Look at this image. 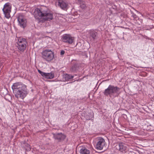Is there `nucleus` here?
Here are the masks:
<instances>
[{"label":"nucleus","mask_w":154,"mask_h":154,"mask_svg":"<svg viewBox=\"0 0 154 154\" xmlns=\"http://www.w3.org/2000/svg\"><path fill=\"white\" fill-rule=\"evenodd\" d=\"M11 88L15 97L18 99H23L28 94L26 86L20 82L14 83Z\"/></svg>","instance_id":"f257e3e1"},{"label":"nucleus","mask_w":154,"mask_h":154,"mask_svg":"<svg viewBox=\"0 0 154 154\" xmlns=\"http://www.w3.org/2000/svg\"><path fill=\"white\" fill-rule=\"evenodd\" d=\"M33 14L35 19H40L42 17L45 20L50 21L53 18L52 13L45 10L43 8H37L35 9Z\"/></svg>","instance_id":"f03ea898"},{"label":"nucleus","mask_w":154,"mask_h":154,"mask_svg":"<svg viewBox=\"0 0 154 154\" xmlns=\"http://www.w3.org/2000/svg\"><path fill=\"white\" fill-rule=\"evenodd\" d=\"M120 88L117 86L109 85L108 88L105 90L103 93L106 96L115 97H118L120 94Z\"/></svg>","instance_id":"7ed1b4c3"},{"label":"nucleus","mask_w":154,"mask_h":154,"mask_svg":"<svg viewBox=\"0 0 154 154\" xmlns=\"http://www.w3.org/2000/svg\"><path fill=\"white\" fill-rule=\"evenodd\" d=\"M42 57L45 60L50 62L52 61L54 58V53L50 50L47 49L42 53Z\"/></svg>","instance_id":"20e7f679"},{"label":"nucleus","mask_w":154,"mask_h":154,"mask_svg":"<svg viewBox=\"0 0 154 154\" xmlns=\"http://www.w3.org/2000/svg\"><path fill=\"white\" fill-rule=\"evenodd\" d=\"M27 44V42L25 38H20L18 39L16 46L19 51L23 52L26 49Z\"/></svg>","instance_id":"39448f33"},{"label":"nucleus","mask_w":154,"mask_h":154,"mask_svg":"<svg viewBox=\"0 0 154 154\" xmlns=\"http://www.w3.org/2000/svg\"><path fill=\"white\" fill-rule=\"evenodd\" d=\"M11 6L9 3H5L3 8L2 10L5 15V17L8 19L11 17L10 13L11 11Z\"/></svg>","instance_id":"423d86ee"},{"label":"nucleus","mask_w":154,"mask_h":154,"mask_svg":"<svg viewBox=\"0 0 154 154\" xmlns=\"http://www.w3.org/2000/svg\"><path fill=\"white\" fill-rule=\"evenodd\" d=\"M58 6L62 9L66 10L68 8L69 4L66 0H57Z\"/></svg>","instance_id":"0eeeda50"},{"label":"nucleus","mask_w":154,"mask_h":154,"mask_svg":"<svg viewBox=\"0 0 154 154\" xmlns=\"http://www.w3.org/2000/svg\"><path fill=\"white\" fill-rule=\"evenodd\" d=\"M62 38L63 42L69 44H71L74 40L72 37L70 35L66 34L63 35Z\"/></svg>","instance_id":"6e6552de"},{"label":"nucleus","mask_w":154,"mask_h":154,"mask_svg":"<svg viewBox=\"0 0 154 154\" xmlns=\"http://www.w3.org/2000/svg\"><path fill=\"white\" fill-rule=\"evenodd\" d=\"M104 140L101 137H99L96 145V148L97 149L101 150L105 145Z\"/></svg>","instance_id":"1a4fd4ad"},{"label":"nucleus","mask_w":154,"mask_h":154,"mask_svg":"<svg viewBox=\"0 0 154 154\" xmlns=\"http://www.w3.org/2000/svg\"><path fill=\"white\" fill-rule=\"evenodd\" d=\"M17 19L18 25L21 27L24 28L26 26V19L22 15L19 16Z\"/></svg>","instance_id":"9d476101"},{"label":"nucleus","mask_w":154,"mask_h":154,"mask_svg":"<svg viewBox=\"0 0 154 154\" xmlns=\"http://www.w3.org/2000/svg\"><path fill=\"white\" fill-rule=\"evenodd\" d=\"M53 137L56 139L60 141L61 140H64L66 137V136L62 133H59L57 134H53Z\"/></svg>","instance_id":"9b49d317"},{"label":"nucleus","mask_w":154,"mask_h":154,"mask_svg":"<svg viewBox=\"0 0 154 154\" xmlns=\"http://www.w3.org/2000/svg\"><path fill=\"white\" fill-rule=\"evenodd\" d=\"M119 150L123 153H125L127 150V147L122 143H120L118 145Z\"/></svg>","instance_id":"f8f14e48"},{"label":"nucleus","mask_w":154,"mask_h":154,"mask_svg":"<svg viewBox=\"0 0 154 154\" xmlns=\"http://www.w3.org/2000/svg\"><path fill=\"white\" fill-rule=\"evenodd\" d=\"M80 154H91L90 151L85 147H82L80 149Z\"/></svg>","instance_id":"ddd939ff"},{"label":"nucleus","mask_w":154,"mask_h":154,"mask_svg":"<svg viewBox=\"0 0 154 154\" xmlns=\"http://www.w3.org/2000/svg\"><path fill=\"white\" fill-rule=\"evenodd\" d=\"M87 120H93L94 117V113L93 112L88 113L85 116Z\"/></svg>","instance_id":"4468645a"},{"label":"nucleus","mask_w":154,"mask_h":154,"mask_svg":"<svg viewBox=\"0 0 154 154\" xmlns=\"http://www.w3.org/2000/svg\"><path fill=\"white\" fill-rule=\"evenodd\" d=\"M74 76L70 74H66L63 75V79L65 81H68L69 80L72 79Z\"/></svg>","instance_id":"2eb2a0df"},{"label":"nucleus","mask_w":154,"mask_h":154,"mask_svg":"<svg viewBox=\"0 0 154 154\" xmlns=\"http://www.w3.org/2000/svg\"><path fill=\"white\" fill-rule=\"evenodd\" d=\"M47 76H46V78L48 79H52L53 78L54 76V74L53 72L50 73H47Z\"/></svg>","instance_id":"dca6fc26"},{"label":"nucleus","mask_w":154,"mask_h":154,"mask_svg":"<svg viewBox=\"0 0 154 154\" xmlns=\"http://www.w3.org/2000/svg\"><path fill=\"white\" fill-rule=\"evenodd\" d=\"M90 35L92 37L93 39H95L97 35V33L95 31H91L90 32Z\"/></svg>","instance_id":"f3484780"},{"label":"nucleus","mask_w":154,"mask_h":154,"mask_svg":"<svg viewBox=\"0 0 154 154\" xmlns=\"http://www.w3.org/2000/svg\"><path fill=\"white\" fill-rule=\"evenodd\" d=\"M77 65L76 64L72 66L70 69V71L72 72H74L77 69Z\"/></svg>","instance_id":"a211bd4d"},{"label":"nucleus","mask_w":154,"mask_h":154,"mask_svg":"<svg viewBox=\"0 0 154 154\" xmlns=\"http://www.w3.org/2000/svg\"><path fill=\"white\" fill-rule=\"evenodd\" d=\"M38 72L41 74V75L43 77H45V78H46V76H47V73L44 72H43L40 70H38Z\"/></svg>","instance_id":"6ab92c4d"},{"label":"nucleus","mask_w":154,"mask_h":154,"mask_svg":"<svg viewBox=\"0 0 154 154\" xmlns=\"http://www.w3.org/2000/svg\"><path fill=\"white\" fill-rule=\"evenodd\" d=\"M135 23L138 25H140L142 23V22L141 21H140L139 20H136V22Z\"/></svg>","instance_id":"aec40b11"},{"label":"nucleus","mask_w":154,"mask_h":154,"mask_svg":"<svg viewBox=\"0 0 154 154\" xmlns=\"http://www.w3.org/2000/svg\"><path fill=\"white\" fill-rule=\"evenodd\" d=\"M132 17H133L134 18H137V16L135 14L133 13H132Z\"/></svg>","instance_id":"412c9836"},{"label":"nucleus","mask_w":154,"mask_h":154,"mask_svg":"<svg viewBox=\"0 0 154 154\" xmlns=\"http://www.w3.org/2000/svg\"><path fill=\"white\" fill-rule=\"evenodd\" d=\"M30 145H28L27 148H26V149L27 151H30Z\"/></svg>","instance_id":"4be33fe9"},{"label":"nucleus","mask_w":154,"mask_h":154,"mask_svg":"<svg viewBox=\"0 0 154 154\" xmlns=\"http://www.w3.org/2000/svg\"><path fill=\"white\" fill-rule=\"evenodd\" d=\"M64 53H65V51L64 50H62L60 52V54L61 55H63L64 54Z\"/></svg>","instance_id":"5701e85b"},{"label":"nucleus","mask_w":154,"mask_h":154,"mask_svg":"<svg viewBox=\"0 0 154 154\" xmlns=\"http://www.w3.org/2000/svg\"><path fill=\"white\" fill-rule=\"evenodd\" d=\"M1 63L0 62V68L1 67Z\"/></svg>","instance_id":"b1692460"}]
</instances>
